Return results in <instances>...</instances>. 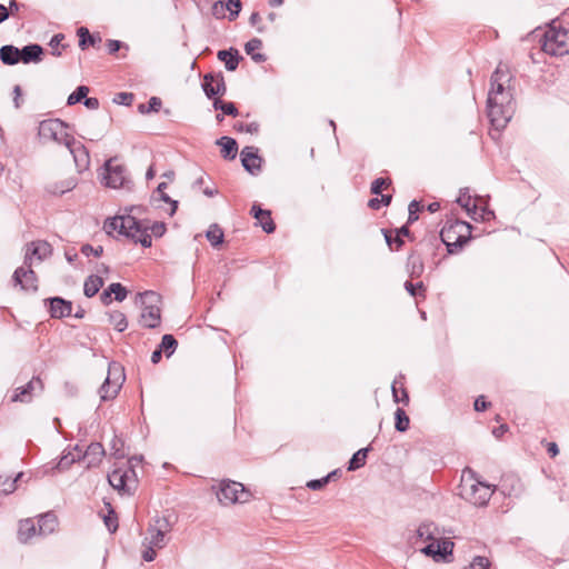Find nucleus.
<instances>
[{
	"instance_id": "nucleus-31",
	"label": "nucleus",
	"mask_w": 569,
	"mask_h": 569,
	"mask_svg": "<svg viewBox=\"0 0 569 569\" xmlns=\"http://www.w3.org/2000/svg\"><path fill=\"white\" fill-rule=\"evenodd\" d=\"M109 322L114 327L116 330L122 332L128 327V321L121 311H111L109 313Z\"/></svg>"
},
{
	"instance_id": "nucleus-7",
	"label": "nucleus",
	"mask_w": 569,
	"mask_h": 569,
	"mask_svg": "<svg viewBox=\"0 0 569 569\" xmlns=\"http://www.w3.org/2000/svg\"><path fill=\"white\" fill-rule=\"evenodd\" d=\"M38 136L43 142L54 141L59 144H70L72 136L67 132V124L59 119H48L39 123Z\"/></svg>"
},
{
	"instance_id": "nucleus-37",
	"label": "nucleus",
	"mask_w": 569,
	"mask_h": 569,
	"mask_svg": "<svg viewBox=\"0 0 569 569\" xmlns=\"http://www.w3.org/2000/svg\"><path fill=\"white\" fill-rule=\"evenodd\" d=\"M213 108L216 110H221L223 114L236 117L238 114V110L232 102H226L220 99H216L213 101Z\"/></svg>"
},
{
	"instance_id": "nucleus-48",
	"label": "nucleus",
	"mask_w": 569,
	"mask_h": 569,
	"mask_svg": "<svg viewBox=\"0 0 569 569\" xmlns=\"http://www.w3.org/2000/svg\"><path fill=\"white\" fill-rule=\"evenodd\" d=\"M77 458H79V456L76 457L72 453L64 455L59 460L57 468L59 470L68 469L76 461Z\"/></svg>"
},
{
	"instance_id": "nucleus-29",
	"label": "nucleus",
	"mask_w": 569,
	"mask_h": 569,
	"mask_svg": "<svg viewBox=\"0 0 569 569\" xmlns=\"http://www.w3.org/2000/svg\"><path fill=\"white\" fill-rule=\"evenodd\" d=\"M77 34L79 37V47L84 50L88 46H97L101 42V37L91 34L84 27L78 29Z\"/></svg>"
},
{
	"instance_id": "nucleus-14",
	"label": "nucleus",
	"mask_w": 569,
	"mask_h": 569,
	"mask_svg": "<svg viewBox=\"0 0 569 569\" xmlns=\"http://www.w3.org/2000/svg\"><path fill=\"white\" fill-rule=\"evenodd\" d=\"M202 88L208 98H212L214 96H223L227 91V87H226L224 78H223L222 73L206 74L203 78Z\"/></svg>"
},
{
	"instance_id": "nucleus-1",
	"label": "nucleus",
	"mask_w": 569,
	"mask_h": 569,
	"mask_svg": "<svg viewBox=\"0 0 569 569\" xmlns=\"http://www.w3.org/2000/svg\"><path fill=\"white\" fill-rule=\"evenodd\" d=\"M510 74L507 67L499 64L491 76L488 94V117L496 129H503L515 112L513 97L509 87Z\"/></svg>"
},
{
	"instance_id": "nucleus-9",
	"label": "nucleus",
	"mask_w": 569,
	"mask_h": 569,
	"mask_svg": "<svg viewBox=\"0 0 569 569\" xmlns=\"http://www.w3.org/2000/svg\"><path fill=\"white\" fill-rule=\"evenodd\" d=\"M123 380L124 376L122 373L120 366L116 363L110 365L108 376L99 389L100 399L102 401L113 399L121 389Z\"/></svg>"
},
{
	"instance_id": "nucleus-10",
	"label": "nucleus",
	"mask_w": 569,
	"mask_h": 569,
	"mask_svg": "<svg viewBox=\"0 0 569 569\" xmlns=\"http://www.w3.org/2000/svg\"><path fill=\"white\" fill-rule=\"evenodd\" d=\"M493 490L490 486L480 481L461 485V497L475 506L482 507L489 501Z\"/></svg>"
},
{
	"instance_id": "nucleus-25",
	"label": "nucleus",
	"mask_w": 569,
	"mask_h": 569,
	"mask_svg": "<svg viewBox=\"0 0 569 569\" xmlns=\"http://www.w3.org/2000/svg\"><path fill=\"white\" fill-rule=\"evenodd\" d=\"M58 522L57 518L52 513H44L39 518L38 521V535L47 536L56 530Z\"/></svg>"
},
{
	"instance_id": "nucleus-51",
	"label": "nucleus",
	"mask_w": 569,
	"mask_h": 569,
	"mask_svg": "<svg viewBox=\"0 0 569 569\" xmlns=\"http://www.w3.org/2000/svg\"><path fill=\"white\" fill-rule=\"evenodd\" d=\"M81 252H82L84 256H87V257H89L90 254H93V256H96V257H100V256L102 254V252H103V249H102V247H101V246H99V247L94 248V247H92L91 244H83V246L81 247Z\"/></svg>"
},
{
	"instance_id": "nucleus-26",
	"label": "nucleus",
	"mask_w": 569,
	"mask_h": 569,
	"mask_svg": "<svg viewBox=\"0 0 569 569\" xmlns=\"http://www.w3.org/2000/svg\"><path fill=\"white\" fill-rule=\"evenodd\" d=\"M37 535L38 529L32 519H24L20 521L18 537L21 542H27Z\"/></svg>"
},
{
	"instance_id": "nucleus-13",
	"label": "nucleus",
	"mask_w": 569,
	"mask_h": 569,
	"mask_svg": "<svg viewBox=\"0 0 569 569\" xmlns=\"http://www.w3.org/2000/svg\"><path fill=\"white\" fill-rule=\"evenodd\" d=\"M26 267L16 269L13 273V282L16 286H20L23 290H38V278L36 272L31 269V262L24 263Z\"/></svg>"
},
{
	"instance_id": "nucleus-12",
	"label": "nucleus",
	"mask_w": 569,
	"mask_h": 569,
	"mask_svg": "<svg viewBox=\"0 0 569 569\" xmlns=\"http://www.w3.org/2000/svg\"><path fill=\"white\" fill-rule=\"evenodd\" d=\"M136 473L132 466L128 470L114 469L108 475V481L112 488L122 493L131 495L136 489Z\"/></svg>"
},
{
	"instance_id": "nucleus-38",
	"label": "nucleus",
	"mask_w": 569,
	"mask_h": 569,
	"mask_svg": "<svg viewBox=\"0 0 569 569\" xmlns=\"http://www.w3.org/2000/svg\"><path fill=\"white\" fill-rule=\"evenodd\" d=\"M89 93V88L87 86H79L76 91H73L67 100L68 106H73L84 99Z\"/></svg>"
},
{
	"instance_id": "nucleus-45",
	"label": "nucleus",
	"mask_w": 569,
	"mask_h": 569,
	"mask_svg": "<svg viewBox=\"0 0 569 569\" xmlns=\"http://www.w3.org/2000/svg\"><path fill=\"white\" fill-rule=\"evenodd\" d=\"M421 552L426 556L432 557L435 560L439 559L440 555V543L432 541L428 546L421 549Z\"/></svg>"
},
{
	"instance_id": "nucleus-22",
	"label": "nucleus",
	"mask_w": 569,
	"mask_h": 569,
	"mask_svg": "<svg viewBox=\"0 0 569 569\" xmlns=\"http://www.w3.org/2000/svg\"><path fill=\"white\" fill-rule=\"evenodd\" d=\"M104 455V449L101 443L93 442L88 446L83 459L87 461V467H93L101 462Z\"/></svg>"
},
{
	"instance_id": "nucleus-5",
	"label": "nucleus",
	"mask_w": 569,
	"mask_h": 569,
	"mask_svg": "<svg viewBox=\"0 0 569 569\" xmlns=\"http://www.w3.org/2000/svg\"><path fill=\"white\" fill-rule=\"evenodd\" d=\"M138 297L141 299L143 306L140 316V323L144 328L149 329L159 327L161 321V297L153 291H144L142 293H138Z\"/></svg>"
},
{
	"instance_id": "nucleus-58",
	"label": "nucleus",
	"mask_w": 569,
	"mask_h": 569,
	"mask_svg": "<svg viewBox=\"0 0 569 569\" xmlns=\"http://www.w3.org/2000/svg\"><path fill=\"white\" fill-rule=\"evenodd\" d=\"M392 395L396 402H405L407 405L409 402L408 393L405 389H401V397H398V389L396 386H392Z\"/></svg>"
},
{
	"instance_id": "nucleus-41",
	"label": "nucleus",
	"mask_w": 569,
	"mask_h": 569,
	"mask_svg": "<svg viewBox=\"0 0 569 569\" xmlns=\"http://www.w3.org/2000/svg\"><path fill=\"white\" fill-rule=\"evenodd\" d=\"M167 188V183L166 182H161L159 183L158 188H157V192L159 193L160 196V200L164 201V202H169L171 203L172 206V209H171V214H173L177 210V207H178V202L176 200H172L164 191V189Z\"/></svg>"
},
{
	"instance_id": "nucleus-16",
	"label": "nucleus",
	"mask_w": 569,
	"mask_h": 569,
	"mask_svg": "<svg viewBox=\"0 0 569 569\" xmlns=\"http://www.w3.org/2000/svg\"><path fill=\"white\" fill-rule=\"evenodd\" d=\"M51 252L52 248L50 243H48L47 241H33L28 246L24 263H32L33 258H36L38 261H42L43 259L49 257Z\"/></svg>"
},
{
	"instance_id": "nucleus-23",
	"label": "nucleus",
	"mask_w": 569,
	"mask_h": 569,
	"mask_svg": "<svg viewBox=\"0 0 569 569\" xmlns=\"http://www.w3.org/2000/svg\"><path fill=\"white\" fill-rule=\"evenodd\" d=\"M21 59L20 49L12 46L6 44L0 48V60L2 63L8 66L17 64Z\"/></svg>"
},
{
	"instance_id": "nucleus-63",
	"label": "nucleus",
	"mask_w": 569,
	"mask_h": 569,
	"mask_svg": "<svg viewBox=\"0 0 569 569\" xmlns=\"http://www.w3.org/2000/svg\"><path fill=\"white\" fill-rule=\"evenodd\" d=\"M83 103L88 109H91V110H96L99 108V100L93 97H90V98L86 97Z\"/></svg>"
},
{
	"instance_id": "nucleus-2",
	"label": "nucleus",
	"mask_w": 569,
	"mask_h": 569,
	"mask_svg": "<svg viewBox=\"0 0 569 569\" xmlns=\"http://www.w3.org/2000/svg\"><path fill=\"white\" fill-rule=\"evenodd\" d=\"M104 227L109 231L117 230L120 234L141 243L144 248L151 247L152 236L162 237L167 230L163 222L156 221L151 223L149 220H138L130 214L114 217Z\"/></svg>"
},
{
	"instance_id": "nucleus-44",
	"label": "nucleus",
	"mask_w": 569,
	"mask_h": 569,
	"mask_svg": "<svg viewBox=\"0 0 569 569\" xmlns=\"http://www.w3.org/2000/svg\"><path fill=\"white\" fill-rule=\"evenodd\" d=\"M391 181L388 178H378L372 181L370 191L373 194H380L382 189L388 187Z\"/></svg>"
},
{
	"instance_id": "nucleus-61",
	"label": "nucleus",
	"mask_w": 569,
	"mask_h": 569,
	"mask_svg": "<svg viewBox=\"0 0 569 569\" xmlns=\"http://www.w3.org/2000/svg\"><path fill=\"white\" fill-rule=\"evenodd\" d=\"M473 406H475V410L476 411H483V410H486L490 406V403L485 400L483 396H479L475 400V405Z\"/></svg>"
},
{
	"instance_id": "nucleus-27",
	"label": "nucleus",
	"mask_w": 569,
	"mask_h": 569,
	"mask_svg": "<svg viewBox=\"0 0 569 569\" xmlns=\"http://www.w3.org/2000/svg\"><path fill=\"white\" fill-rule=\"evenodd\" d=\"M217 56L220 61L224 62L227 70L234 71L237 69L240 59L237 50H220Z\"/></svg>"
},
{
	"instance_id": "nucleus-57",
	"label": "nucleus",
	"mask_w": 569,
	"mask_h": 569,
	"mask_svg": "<svg viewBox=\"0 0 569 569\" xmlns=\"http://www.w3.org/2000/svg\"><path fill=\"white\" fill-rule=\"evenodd\" d=\"M385 238L390 247L393 242L397 244V249H399L403 244V240L401 239L399 233H397L396 237L392 238L391 233L385 231Z\"/></svg>"
},
{
	"instance_id": "nucleus-8",
	"label": "nucleus",
	"mask_w": 569,
	"mask_h": 569,
	"mask_svg": "<svg viewBox=\"0 0 569 569\" xmlns=\"http://www.w3.org/2000/svg\"><path fill=\"white\" fill-rule=\"evenodd\" d=\"M217 498L224 506L244 503L249 500L250 493L244 486L237 481L223 480L219 485Z\"/></svg>"
},
{
	"instance_id": "nucleus-64",
	"label": "nucleus",
	"mask_w": 569,
	"mask_h": 569,
	"mask_svg": "<svg viewBox=\"0 0 569 569\" xmlns=\"http://www.w3.org/2000/svg\"><path fill=\"white\" fill-rule=\"evenodd\" d=\"M111 291L108 289H106L101 296H100V300L103 305L108 306L111 301H112V298H111Z\"/></svg>"
},
{
	"instance_id": "nucleus-54",
	"label": "nucleus",
	"mask_w": 569,
	"mask_h": 569,
	"mask_svg": "<svg viewBox=\"0 0 569 569\" xmlns=\"http://www.w3.org/2000/svg\"><path fill=\"white\" fill-rule=\"evenodd\" d=\"M64 39V36L62 33L54 34L50 40V47L53 49L52 54L53 56H61V52L57 49L58 46L61 43V41Z\"/></svg>"
},
{
	"instance_id": "nucleus-52",
	"label": "nucleus",
	"mask_w": 569,
	"mask_h": 569,
	"mask_svg": "<svg viewBox=\"0 0 569 569\" xmlns=\"http://www.w3.org/2000/svg\"><path fill=\"white\" fill-rule=\"evenodd\" d=\"M16 481L17 479L10 481L8 478L3 479L0 476V487L2 486L1 491L6 495L12 492L16 489Z\"/></svg>"
},
{
	"instance_id": "nucleus-3",
	"label": "nucleus",
	"mask_w": 569,
	"mask_h": 569,
	"mask_svg": "<svg viewBox=\"0 0 569 569\" xmlns=\"http://www.w3.org/2000/svg\"><path fill=\"white\" fill-rule=\"evenodd\" d=\"M471 226L465 221L447 223L440 231V238L449 253H456L470 239Z\"/></svg>"
},
{
	"instance_id": "nucleus-39",
	"label": "nucleus",
	"mask_w": 569,
	"mask_h": 569,
	"mask_svg": "<svg viewBox=\"0 0 569 569\" xmlns=\"http://www.w3.org/2000/svg\"><path fill=\"white\" fill-rule=\"evenodd\" d=\"M107 507L109 508L108 515L103 517V521L106 527L110 532H116L118 529V518L116 512L111 509L110 503H107Z\"/></svg>"
},
{
	"instance_id": "nucleus-55",
	"label": "nucleus",
	"mask_w": 569,
	"mask_h": 569,
	"mask_svg": "<svg viewBox=\"0 0 569 569\" xmlns=\"http://www.w3.org/2000/svg\"><path fill=\"white\" fill-rule=\"evenodd\" d=\"M452 549H453V542L452 541H450V540L442 541V543H440L439 559L440 558H445L447 555H451Z\"/></svg>"
},
{
	"instance_id": "nucleus-42",
	"label": "nucleus",
	"mask_w": 569,
	"mask_h": 569,
	"mask_svg": "<svg viewBox=\"0 0 569 569\" xmlns=\"http://www.w3.org/2000/svg\"><path fill=\"white\" fill-rule=\"evenodd\" d=\"M108 288L111 293L114 295V299L117 301H123L126 299L127 290L121 283L114 282L111 283Z\"/></svg>"
},
{
	"instance_id": "nucleus-17",
	"label": "nucleus",
	"mask_w": 569,
	"mask_h": 569,
	"mask_svg": "<svg viewBox=\"0 0 569 569\" xmlns=\"http://www.w3.org/2000/svg\"><path fill=\"white\" fill-rule=\"evenodd\" d=\"M70 153L73 156L76 166L79 170L88 169L90 163L89 152L86 147L71 138L70 144L66 146Z\"/></svg>"
},
{
	"instance_id": "nucleus-30",
	"label": "nucleus",
	"mask_w": 569,
	"mask_h": 569,
	"mask_svg": "<svg viewBox=\"0 0 569 569\" xmlns=\"http://www.w3.org/2000/svg\"><path fill=\"white\" fill-rule=\"evenodd\" d=\"M103 286V280L99 276H90L84 281L83 292L88 298L93 297Z\"/></svg>"
},
{
	"instance_id": "nucleus-6",
	"label": "nucleus",
	"mask_w": 569,
	"mask_h": 569,
	"mask_svg": "<svg viewBox=\"0 0 569 569\" xmlns=\"http://www.w3.org/2000/svg\"><path fill=\"white\" fill-rule=\"evenodd\" d=\"M541 48L550 56L569 53V31L551 26L543 34Z\"/></svg>"
},
{
	"instance_id": "nucleus-33",
	"label": "nucleus",
	"mask_w": 569,
	"mask_h": 569,
	"mask_svg": "<svg viewBox=\"0 0 569 569\" xmlns=\"http://www.w3.org/2000/svg\"><path fill=\"white\" fill-rule=\"evenodd\" d=\"M369 449L362 448L358 450L349 461L348 470H357L366 465L367 453Z\"/></svg>"
},
{
	"instance_id": "nucleus-11",
	"label": "nucleus",
	"mask_w": 569,
	"mask_h": 569,
	"mask_svg": "<svg viewBox=\"0 0 569 569\" xmlns=\"http://www.w3.org/2000/svg\"><path fill=\"white\" fill-rule=\"evenodd\" d=\"M171 530V526L167 518L157 517L150 523L147 530V537L143 545H151V547L163 548L166 546V533Z\"/></svg>"
},
{
	"instance_id": "nucleus-28",
	"label": "nucleus",
	"mask_w": 569,
	"mask_h": 569,
	"mask_svg": "<svg viewBox=\"0 0 569 569\" xmlns=\"http://www.w3.org/2000/svg\"><path fill=\"white\" fill-rule=\"evenodd\" d=\"M77 186V179L71 177L63 180H60L54 183L48 184L47 189L49 192L53 194H63L68 191H71Z\"/></svg>"
},
{
	"instance_id": "nucleus-4",
	"label": "nucleus",
	"mask_w": 569,
	"mask_h": 569,
	"mask_svg": "<svg viewBox=\"0 0 569 569\" xmlns=\"http://www.w3.org/2000/svg\"><path fill=\"white\" fill-rule=\"evenodd\" d=\"M103 181L104 184L113 189L131 190L132 180L128 173L127 167L120 162L118 157L110 158L106 161Z\"/></svg>"
},
{
	"instance_id": "nucleus-46",
	"label": "nucleus",
	"mask_w": 569,
	"mask_h": 569,
	"mask_svg": "<svg viewBox=\"0 0 569 569\" xmlns=\"http://www.w3.org/2000/svg\"><path fill=\"white\" fill-rule=\"evenodd\" d=\"M133 98H134L133 93L119 92L114 96L113 102L117 104L130 106L133 101Z\"/></svg>"
},
{
	"instance_id": "nucleus-35",
	"label": "nucleus",
	"mask_w": 569,
	"mask_h": 569,
	"mask_svg": "<svg viewBox=\"0 0 569 569\" xmlns=\"http://www.w3.org/2000/svg\"><path fill=\"white\" fill-rule=\"evenodd\" d=\"M417 535L425 540H435L438 529L433 523H422L419 526Z\"/></svg>"
},
{
	"instance_id": "nucleus-19",
	"label": "nucleus",
	"mask_w": 569,
	"mask_h": 569,
	"mask_svg": "<svg viewBox=\"0 0 569 569\" xmlns=\"http://www.w3.org/2000/svg\"><path fill=\"white\" fill-rule=\"evenodd\" d=\"M251 212L253 213V217L257 219L259 226L266 231L267 233H271L274 231L276 226L273 220L271 219V213L269 210L261 209L258 204H253L251 208Z\"/></svg>"
},
{
	"instance_id": "nucleus-36",
	"label": "nucleus",
	"mask_w": 569,
	"mask_h": 569,
	"mask_svg": "<svg viewBox=\"0 0 569 569\" xmlns=\"http://www.w3.org/2000/svg\"><path fill=\"white\" fill-rule=\"evenodd\" d=\"M395 418H396V423H395L396 430H398L400 432L407 431L409 428L410 420H409V417L407 416V413L405 412V410L401 408H398L395 412Z\"/></svg>"
},
{
	"instance_id": "nucleus-20",
	"label": "nucleus",
	"mask_w": 569,
	"mask_h": 569,
	"mask_svg": "<svg viewBox=\"0 0 569 569\" xmlns=\"http://www.w3.org/2000/svg\"><path fill=\"white\" fill-rule=\"evenodd\" d=\"M72 312V303L62 298L56 297L50 299V313L53 318L68 317Z\"/></svg>"
},
{
	"instance_id": "nucleus-21",
	"label": "nucleus",
	"mask_w": 569,
	"mask_h": 569,
	"mask_svg": "<svg viewBox=\"0 0 569 569\" xmlns=\"http://www.w3.org/2000/svg\"><path fill=\"white\" fill-rule=\"evenodd\" d=\"M21 59L23 63L40 62L42 60L43 49L39 44H29L20 50Z\"/></svg>"
},
{
	"instance_id": "nucleus-43",
	"label": "nucleus",
	"mask_w": 569,
	"mask_h": 569,
	"mask_svg": "<svg viewBox=\"0 0 569 569\" xmlns=\"http://www.w3.org/2000/svg\"><path fill=\"white\" fill-rule=\"evenodd\" d=\"M227 2H212L211 6V14L217 19H222L227 17Z\"/></svg>"
},
{
	"instance_id": "nucleus-15",
	"label": "nucleus",
	"mask_w": 569,
	"mask_h": 569,
	"mask_svg": "<svg viewBox=\"0 0 569 569\" xmlns=\"http://www.w3.org/2000/svg\"><path fill=\"white\" fill-rule=\"evenodd\" d=\"M241 162L248 172L256 174L261 169L262 159L259 157L258 149L256 147L248 146L241 151Z\"/></svg>"
},
{
	"instance_id": "nucleus-47",
	"label": "nucleus",
	"mask_w": 569,
	"mask_h": 569,
	"mask_svg": "<svg viewBox=\"0 0 569 569\" xmlns=\"http://www.w3.org/2000/svg\"><path fill=\"white\" fill-rule=\"evenodd\" d=\"M161 107V100L157 97H152L150 100H149V106L148 108H146L144 104H140L139 106V111L141 113H144V112H149V111H158Z\"/></svg>"
},
{
	"instance_id": "nucleus-56",
	"label": "nucleus",
	"mask_w": 569,
	"mask_h": 569,
	"mask_svg": "<svg viewBox=\"0 0 569 569\" xmlns=\"http://www.w3.org/2000/svg\"><path fill=\"white\" fill-rule=\"evenodd\" d=\"M452 549H453V542L452 541H450V540L442 541V543H440L439 559L440 558H445L447 555H451Z\"/></svg>"
},
{
	"instance_id": "nucleus-59",
	"label": "nucleus",
	"mask_w": 569,
	"mask_h": 569,
	"mask_svg": "<svg viewBox=\"0 0 569 569\" xmlns=\"http://www.w3.org/2000/svg\"><path fill=\"white\" fill-rule=\"evenodd\" d=\"M417 211H419V203L416 200H412L409 204V222L418 219Z\"/></svg>"
},
{
	"instance_id": "nucleus-49",
	"label": "nucleus",
	"mask_w": 569,
	"mask_h": 569,
	"mask_svg": "<svg viewBox=\"0 0 569 569\" xmlns=\"http://www.w3.org/2000/svg\"><path fill=\"white\" fill-rule=\"evenodd\" d=\"M261 46H262L261 40L253 38L246 43L244 50H246L247 54L252 56L257 50H259L261 48Z\"/></svg>"
},
{
	"instance_id": "nucleus-32",
	"label": "nucleus",
	"mask_w": 569,
	"mask_h": 569,
	"mask_svg": "<svg viewBox=\"0 0 569 569\" xmlns=\"http://www.w3.org/2000/svg\"><path fill=\"white\" fill-rule=\"evenodd\" d=\"M211 246L217 247L223 241V231L218 224H211L206 233Z\"/></svg>"
},
{
	"instance_id": "nucleus-62",
	"label": "nucleus",
	"mask_w": 569,
	"mask_h": 569,
	"mask_svg": "<svg viewBox=\"0 0 569 569\" xmlns=\"http://www.w3.org/2000/svg\"><path fill=\"white\" fill-rule=\"evenodd\" d=\"M121 48V42L118 40H108L107 49L110 54L116 53Z\"/></svg>"
},
{
	"instance_id": "nucleus-60",
	"label": "nucleus",
	"mask_w": 569,
	"mask_h": 569,
	"mask_svg": "<svg viewBox=\"0 0 569 569\" xmlns=\"http://www.w3.org/2000/svg\"><path fill=\"white\" fill-rule=\"evenodd\" d=\"M147 548L146 550L142 552V558L144 561H152L157 553L154 551V548L156 547H151V545H144Z\"/></svg>"
},
{
	"instance_id": "nucleus-50",
	"label": "nucleus",
	"mask_w": 569,
	"mask_h": 569,
	"mask_svg": "<svg viewBox=\"0 0 569 569\" xmlns=\"http://www.w3.org/2000/svg\"><path fill=\"white\" fill-rule=\"evenodd\" d=\"M227 4H228L227 13H229L228 18H229V20H233L241 11L242 2H227Z\"/></svg>"
},
{
	"instance_id": "nucleus-53",
	"label": "nucleus",
	"mask_w": 569,
	"mask_h": 569,
	"mask_svg": "<svg viewBox=\"0 0 569 569\" xmlns=\"http://www.w3.org/2000/svg\"><path fill=\"white\" fill-rule=\"evenodd\" d=\"M329 482V477H323L321 479L310 480L307 483V487L311 490H320Z\"/></svg>"
},
{
	"instance_id": "nucleus-24",
	"label": "nucleus",
	"mask_w": 569,
	"mask_h": 569,
	"mask_svg": "<svg viewBox=\"0 0 569 569\" xmlns=\"http://www.w3.org/2000/svg\"><path fill=\"white\" fill-rule=\"evenodd\" d=\"M217 144L221 147V154L224 159L232 160L237 156L238 144L233 138L221 137L217 140Z\"/></svg>"
},
{
	"instance_id": "nucleus-40",
	"label": "nucleus",
	"mask_w": 569,
	"mask_h": 569,
	"mask_svg": "<svg viewBox=\"0 0 569 569\" xmlns=\"http://www.w3.org/2000/svg\"><path fill=\"white\" fill-rule=\"evenodd\" d=\"M457 202L467 210V212L470 214L471 212L476 213L477 211V206L476 203L472 201L471 197L466 194V193H461L458 199H457Z\"/></svg>"
},
{
	"instance_id": "nucleus-18",
	"label": "nucleus",
	"mask_w": 569,
	"mask_h": 569,
	"mask_svg": "<svg viewBox=\"0 0 569 569\" xmlns=\"http://www.w3.org/2000/svg\"><path fill=\"white\" fill-rule=\"evenodd\" d=\"M43 383L39 378H32L24 387L17 388L12 401L29 402L32 393L41 391Z\"/></svg>"
},
{
	"instance_id": "nucleus-34",
	"label": "nucleus",
	"mask_w": 569,
	"mask_h": 569,
	"mask_svg": "<svg viewBox=\"0 0 569 569\" xmlns=\"http://www.w3.org/2000/svg\"><path fill=\"white\" fill-rule=\"evenodd\" d=\"M178 341L172 335H164L161 339L159 348L166 352L167 357H170L177 349Z\"/></svg>"
}]
</instances>
